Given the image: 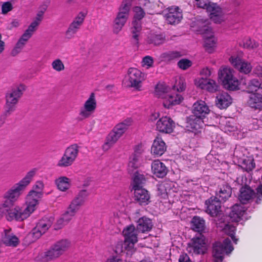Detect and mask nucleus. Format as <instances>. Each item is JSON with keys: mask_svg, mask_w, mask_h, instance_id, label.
<instances>
[{"mask_svg": "<svg viewBox=\"0 0 262 262\" xmlns=\"http://www.w3.org/2000/svg\"><path fill=\"white\" fill-rule=\"evenodd\" d=\"M46 11V8H43L38 11L34 20L30 24V25L37 29L38 26L41 21L43 16Z\"/></svg>", "mask_w": 262, "mask_h": 262, "instance_id": "bf43d9fd", "label": "nucleus"}, {"mask_svg": "<svg viewBox=\"0 0 262 262\" xmlns=\"http://www.w3.org/2000/svg\"><path fill=\"white\" fill-rule=\"evenodd\" d=\"M194 85L198 89L209 93H215L219 88L216 81L207 77H196L194 79Z\"/></svg>", "mask_w": 262, "mask_h": 262, "instance_id": "4468645a", "label": "nucleus"}, {"mask_svg": "<svg viewBox=\"0 0 262 262\" xmlns=\"http://www.w3.org/2000/svg\"><path fill=\"white\" fill-rule=\"evenodd\" d=\"M207 243L205 237L202 235L193 238L188 244L187 250L194 254H203L207 250Z\"/></svg>", "mask_w": 262, "mask_h": 262, "instance_id": "2eb2a0df", "label": "nucleus"}, {"mask_svg": "<svg viewBox=\"0 0 262 262\" xmlns=\"http://www.w3.org/2000/svg\"><path fill=\"white\" fill-rule=\"evenodd\" d=\"M128 17L124 15L119 13L117 14L114 20L113 31L114 33L117 34L122 30L126 23Z\"/></svg>", "mask_w": 262, "mask_h": 262, "instance_id": "c756f323", "label": "nucleus"}, {"mask_svg": "<svg viewBox=\"0 0 262 262\" xmlns=\"http://www.w3.org/2000/svg\"><path fill=\"white\" fill-rule=\"evenodd\" d=\"M79 152V148L76 144H73L68 147L64 153L74 162L75 161Z\"/></svg>", "mask_w": 262, "mask_h": 262, "instance_id": "79ce46f5", "label": "nucleus"}, {"mask_svg": "<svg viewBox=\"0 0 262 262\" xmlns=\"http://www.w3.org/2000/svg\"><path fill=\"white\" fill-rule=\"evenodd\" d=\"M165 41V38L162 35L155 34L151 33L147 38V42L155 46H159Z\"/></svg>", "mask_w": 262, "mask_h": 262, "instance_id": "a19ab883", "label": "nucleus"}, {"mask_svg": "<svg viewBox=\"0 0 262 262\" xmlns=\"http://www.w3.org/2000/svg\"><path fill=\"white\" fill-rule=\"evenodd\" d=\"M52 224V221L49 220L39 221L30 235L33 237V240L38 239L49 229Z\"/></svg>", "mask_w": 262, "mask_h": 262, "instance_id": "412c9836", "label": "nucleus"}, {"mask_svg": "<svg viewBox=\"0 0 262 262\" xmlns=\"http://www.w3.org/2000/svg\"><path fill=\"white\" fill-rule=\"evenodd\" d=\"M68 214H67L65 212L62 214L61 216L57 220L55 225V228L56 229H59L62 228L71 221L72 217L70 215L68 216Z\"/></svg>", "mask_w": 262, "mask_h": 262, "instance_id": "de8ad7c7", "label": "nucleus"}, {"mask_svg": "<svg viewBox=\"0 0 262 262\" xmlns=\"http://www.w3.org/2000/svg\"><path fill=\"white\" fill-rule=\"evenodd\" d=\"M139 155L134 153L129 158L128 163V169L130 171L138 167L139 164Z\"/></svg>", "mask_w": 262, "mask_h": 262, "instance_id": "09e8293b", "label": "nucleus"}, {"mask_svg": "<svg viewBox=\"0 0 262 262\" xmlns=\"http://www.w3.org/2000/svg\"><path fill=\"white\" fill-rule=\"evenodd\" d=\"M60 254L53 246L51 249L46 251L43 254V258L45 261L53 259L58 257Z\"/></svg>", "mask_w": 262, "mask_h": 262, "instance_id": "603ef678", "label": "nucleus"}, {"mask_svg": "<svg viewBox=\"0 0 262 262\" xmlns=\"http://www.w3.org/2000/svg\"><path fill=\"white\" fill-rule=\"evenodd\" d=\"M134 190L135 199L139 204L144 205L149 202L150 195L146 189L138 188Z\"/></svg>", "mask_w": 262, "mask_h": 262, "instance_id": "bb28decb", "label": "nucleus"}, {"mask_svg": "<svg viewBox=\"0 0 262 262\" xmlns=\"http://www.w3.org/2000/svg\"><path fill=\"white\" fill-rule=\"evenodd\" d=\"M219 227L222 228L223 230L236 243V239L234 237V233L235 231V226L233 225H231L229 223H217Z\"/></svg>", "mask_w": 262, "mask_h": 262, "instance_id": "c9c22d12", "label": "nucleus"}, {"mask_svg": "<svg viewBox=\"0 0 262 262\" xmlns=\"http://www.w3.org/2000/svg\"><path fill=\"white\" fill-rule=\"evenodd\" d=\"M144 180L145 178L143 174H140L138 172H136L133 178L132 183L133 189H135L138 188H142L141 185L143 183Z\"/></svg>", "mask_w": 262, "mask_h": 262, "instance_id": "864d4df0", "label": "nucleus"}, {"mask_svg": "<svg viewBox=\"0 0 262 262\" xmlns=\"http://www.w3.org/2000/svg\"><path fill=\"white\" fill-rule=\"evenodd\" d=\"M87 194L84 190L80 191L72 200L67 210L65 211L68 215L73 217L84 203Z\"/></svg>", "mask_w": 262, "mask_h": 262, "instance_id": "dca6fc26", "label": "nucleus"}, {"mask_svg": "<svg viewBox=\"0 0 262 262\" xmlns=\"http://www.w3.org/2000/svg\"><path fill=\"white\" fill-rule=\"evenodd\" d=\"M82 25V24L73 20L66 32V37L68 38L73 37Z\"/></svg>", "mask_w": 262, "mask_h": 262, "instance_id": "58836bf2", "label": "nucleus"}, {"mask_svg": "<svg viewBox=\"0 0 262 262\" xmlns=\"http://www.w3.org/2000/svg\"><path fill=\"white\" fill-rule=\"evenodd\" d=\"M74 162L64 153L61 158L58 161L57 165L59 167H68L71 166Z\"/></svg>", "mask_w": 262, "mask_h": 262, "instance_id": "3c124183", "label": "nucleus"}, {"mask_svg": "<svg viewBox=\"0 0 262 262\" xmlns=\"http://www.w3.org/2000/svg\"><path fill=\"white\" fill-rule=\"evenodd\" d=\"M152 226L151 220L146 217H142L138 222V231L143 233L150 231Z\"/></svg>", "mask_w": 262, "mask_h": 262, "instance_id": "473e14b6", "label": "nucleus"}, {"mask_svg": "<svg viewBox=\"0 0 262 262\" xmlns=\"http://www.w3.org/2000/svg\"><path fill=\"white\" fill-rule=\"evenodd\" d=\"M154 95L161 99L163 107L167 109L180 104L184 100L181 94L172 90L164 82H159L155 85Z\"/></svg>", "mask_w": 262, "mask_h": 262, "instance_id": "f257e3e1", "label": "nucleus"}, {"mask_svg": "<svg viewBox=\"0 0 262 262\" xmlns=\"http://www.w3.org/2000/svg\"><path fill=\"white\" fill-rule=\"evenodd\" d=\"M232 103L231 96L225 91H220L216 94L215 104L220 109H226Z\"/></svg>", "mask_w": 262, "mask_h": 262, "instance_id": "aec40b11", "label": "nucleus"}, {"mask_svg": "<svg viewBox=\"0 0 262 262\" xmlns=\"http://www.w3.org/2000/svg\"><path fill=\"white\" fill-rule=\"evenodd\" d=\"M125 238L124 246L118 243L116 248L117 253H121L126 250L127 254H130L134 251V244L137 242V230L134 226L129 225L125 228L123 231Z\"/></svg>", "mask_w": 262, "mask_h": 262, "instance_id": "0eeeda50", "label": "nucleus"}, {"mask_svg": "<svg viewBox=\"0 0 262 262\" xmlns=\"http://www.w3.org/2000/svg\"><path fill=\"white\" fill-rule=\"evenodd\" d=\"M44 185L41 181L37 182L33 187V189L29 192L26 198L31 200L30 202H33V204L38 207L42 195V191Z\"/></svg>", "mask_w": 262, "mask_h": 262, "instance_id": "f3484780", "label": "nucleus"}, {"mask_svg": "<svg viewBox=\"0 0 262 262\" xmlns=\"http://www.w3.org/2000/svg\"><path fill=\"white\" fill-rule=\"evenodd\" d=\"M209 112V108L205 101L198 100L195 102L192 107V115L188 118L187 122V130L194 134L200 132L203 125V119Z\"/></svg>", "mask_w": 262, "mask_h": 262, "instance_id": "f03ea898", "label": "nucleus"}, {"mask_svg": "<svg viewBox=\"0 0 262 262\" xmlns=\"http://www.w3.org/2000/svg\"><path fill=\"white\" fill-rule=\"evenodd\" d=\"M31 200L26 198V207L16 204H11L6 210V217L10 221L23 222L27 219L37 208Z\"/></svg>", "mask_w": 262, "mask_h": 262, "instance_id": "7ed1b4c3", "label": "nucleus"}, {"mask_svg": "<svg viewBox=\"0 0 262 262\" xmlns=\"http://www.w3.org/2000/svg\"><path fill=\"white\" fill-rule=\"evenodd\" d=\"M173 90L180 93L185 91L186 83L185 79L182 77H177L172 85Z\"/></svg>", "mask_w": 262, "mask_h": 262, "instance_id": "ea45409f", "label": "nucleus"}, {"mask_svg": "<svg viewBox=\"0 0 262 262\" xmlns=\"http://www.w3.org/2000/svg\"><path fill=\"white\" fill-rule=\"evenodd\" d=\"M191 228L193 230L200 232L204 230V221L198 216L194 217L191 222Z\"/></svg>", "mask_w": 262, "mask_h": 262, "instance_id": "37998d69", "label": "nucleus"}, {"mask_svg": "<svg viewBox=\"0 0 262 262\" xmlns=\"http://www.w3.org/2000/svg\"><path fill=\"white\" fill-rule=\"evenodd\" d=\"M144 80V74L136 68H129L126 75L124 78L122 83L125 87L133 88L140 90L142 82Z\"/></svg>", "mask_w": 262, "mask_h": 262, "instance_id": "9d476101", "label": "nucleus"}, {"mask_svg": "<svg viewBox=\"0 0 262 262\" xmlns=\"http://www.w3.org/2000/svg\"><path fill=\"white\" fill-rule=\"evenodd\" d=\"M2 242L8 246L16 247L19 241L18 238L12 232L10 228L5 229L1 233Z\"/></svg>", "mask_w": 262, "mask_h": 262, "instance_id": "4be33fe9", "label": "nucleus"}, {"mask_svg": "<svg viewBox=\"0 0 262 262\" xmlns=\"http://www.w3.org/2000/svg\"><path fill=\"white\" fill-rule=\"evenodd\" d=\"M245 211V207L241 205H235L232 208L229 217L232 222H237L243 215Z\"/></svg>", "mask_w": 262, "mask_h": 262, "instance_id": "7c9ffc66", "label": "nucleus"}, {"mask_svg": "<svg viewBox=\"0 0 262 262\" xmlns=\"http://www.w3.org/2000/svg\"><path fill=\"white\" fill-rule=\"evenodd\" d=\"M36 30V28L30 25L20 37L28 42Z\"/></svg>", "mask_w": 262, "mask_h": 262, "instance_id": "680f3d73", "label": "nucleus"}, {"mask_svg": "<svg viewBox=\"0 0 262 262\" xmlns=\"http://www.w3.org/2000/svg\"><path fill=\"white\" fill-rule=\"evenodd\" d=\"M253 195V191L249 187L246 186L241 189L238 197L239 201L244 204L251 199Z\"/></svg>", "mask_w": 262, "mask_h": 262, "instance_id": "2f4dec72", "label": "nucleus"}, {"mask_svg": "<svg viewBox=\"0 0 262 262\" xmlns=\"http://www.w3.org/2000/svg\"><path fill=\"white\" fill-rule=\"evenodd\" d=\"M34 174V171H29L21 181L5 193L4 197L6 201L4 204V206L8 207L18 200L23 192L31 182Z\"/></svg>", "mask_w": 262, "mask_h": 262, "instance_id": "39448f33", "label": "nucleus"}, {"mask_svg": "<svg viewBox=\"0 0 262 262\" xmlns=\"http://www.w3.org/2000/svg\"><path fill=\"white\" fill-rule=\"evenodd\" d=\"M71 246L70 241L67 239L61 240L56 243L54 246L60 255Z\"/></svg>", "mask_w": 262, "mask_h": 262, "instance_id": "49530a36", "label": "nucleus"}, {"mask_svg": "<svg viewBox=\"0 0 262 262\" xmlns=\"http://www.w3.org/2000/svg\"><path fill=\"white\" fill-rule=\"evenodd\" d=\"M238 163L243 169L246 170H251L254 167L253 158L252 156L240 159Z\"/></svg>", "mask_w": 262, "mask_h": 262, "instance_id": "4c0bfd02", "label": "nucleus"}, {"mask_svg": "<svg viewBox=\"0 0 262 262\" xmlns=\"http://www.w3.org/2000/svg\"><path fill=\"white\" fill-rule=\"evenodd\" d=\"M134 17L132 21L141 22L142 19L145 16V12L140 6H135L133 8Z\"/></svg>", "mask_w": 262, "mask_h": 262, "instance_id": "8fccbe9b", "label": "nucleus"}, {"mask_svg": "<svg viewBox=\"0 0 262 262\" xmlns=\"http://www.w3.org/2000/svg\"><path fill=\"white\" fill-rule=\"evenodd\" d=\"M239 45L245 48L254 49L257 48L259 44L256 40L246 37L239 42Z\"/></svg>", "mask_w": 262, "mask_h": 262, "instance_id": "c03bdc74", "label": "nucleus"}, {"mask_svg": "<svg viewBox=\"0 0 262 262\" xmlns=\"http://www.w3.org/2000/svg\"><path fill=\"white\" fill-rule=\"evenodd\" d=\"M27 43V41L24 40V39H23L21 37H20L12 52L13 55L15 56L18 54Z\"/></svg>", "mask_w": 262, "mask_h": 262, "instance_id": "052dcab7", "label": "nucleus"}, {"mask_svg": "<svg viewBox=\"0 0 262 262\" xmlns=\"http://www.w3.org/2000/svg\"><path fill=\"white\" fill-rule=\"evenodd\" d=\"M175 127L173 120L167 116L161 118L156 123V128L160 132L170 134L171 133Z\"/></svg>", "mask_w": 262, "mask_h": 262, "instance_id": "a211bd4d", "label": "nucleus"}, {"mask_svg": "<svg viewBox=\"0 0 262 262\" xmlns=\"http://www.w3.org/2000/svg\"><path fill=\"white\" fill-rule=\"evenodd\" d=\"M231 189L227 185L223 186L220 189L219 192L216 194V200L218 199L219 202L224 201L228 199L231 195Z\"/></svg>", "mask_w": 262, "mask_h": 262, "instance_id": "f704fd0d", "label": "nucleus"}, {"mask_svg": "<svg viewBox=\"0 0 262 262\" xmlns=\"http://www.w3.org/2000/svg\"><path fill=\"white\" fill-rule=\"evenodd\" d=\"M217 46V40L212 33L206 34L204 37L203 47L205 51L209 54L216 52Z\"/></svg>", "mask_w": 262, "mask_h": 262, "instance_id": "6ab92c4d", "label": "nucleus"}, {"mask_svg": "<svg viewBox=\"0 0 262 262\" xmlns=\"http://www.w3.org/2000/svg\"><path fill=\"white\" fill-rule=\"evenodd\" d=\"M247 92L249 94L257 93L258 94L262 93V85L259 81L255 79L250 80L247 87Z\"/></svg>", "mask_w": 262, "mask_h": 262, "instance_id": "72a5a7b5", "label": "nucleus"}, {"mask_svg": "<svg viewBox=\"0 0 262 262\" xmlns=\"http://www.w3.org/2000/svg\"><path fill=\"white\" fill-rule=\"evenodd\" d=\"M132 0H123L117 13L129 17Z\"/></svg>", "mask_w": 262, "mask_h": 262, "instance_id": "e433bc0d", "label": "nucleus"}, {"mask_svg": "<svg viewBox=\"0 0 262 262\" xmlns=\"http://www.w3.org/2000/svg\"><path fill=\"white\" fill-rule=\"evenodd\" d=\"M192 4L197 7L206 8L210 13V18L214 22L220 23L224 20V16L221 9L210 0H192Z\"/></svg>", "mask_w": 262, "mask_h": 262, "instance_id": "1a4fd4ad", "label": "nucleus"}, {"mask_svg": "<svg viewBox=\"0 0 262 262\" xmlns=\"http://www.w3.org/2000/svg\"><path fill=\"white\" fill-rule=\"evenodd\" d=\"M96 107L95 95L94 93H91L80 109L79 117L82 120L90 118L95 112Z\"/></svg>", "mask_w": 262, "mask_h": 262, "instance_id": "ddd939ff", "label": "nucleus"}, {"mask_svg": "<svg viewBox=\"0 0 262 262\" xmlns=\"http://www.w3.org/2000/svg\"><path fill=\"white\" fill-rule=\"evenodd\" d=\"M217 79L227 91H235L241 89V81L236 76L235 71L229 66L224 65L219 68Z\"/></svg>", "mask_w": 262, "mask_h": 262, "instance_id": "20e7f679", "label": "nucleus"}, {"mask_svg": "<svg viewBox=\"0 0 262 262\" xmlns=\"http://www.w3.org/2000/svg\"><path fill=\"white\" fill-rule=\"evenodd\" d=\"M182 18V12L176 7L168 9L166 14V20L169 24H176L179 23Z\"/></svg>", "mask_w": 262, "mask_h": 262, "instance_id": "a878e982", "label": "nucleus"}, {"mask_svg": "<svg viewBox=\"0 0 262 262\" xmlns=\"http://www.w3.org/2000/svg\"><path fill=\"white\" fill-rule=\"evenodd\" d=\"M55 184L60 191L67 192L71 186V180L66 176H59L55 180Z\"/></svg>", "mask_w": 262, "mask_h": 262, "instance_id": "c85d7f7f", "label": "nucleus"}, {"mask_svg": "<svg viewBox=\"0 0 262 262\" xmlns=\"http://www.w3.org/2000/svg\"><path fill=\"white\" fill-rule=\"evenodd\" d=\"M237 129V127L235 125L234 123L230 121L226 123L224 128L225 131L228 133L234 132Z\"/></svg>", "mask_w": 262, "mask_h": 262, "instance_id": "774afa93", "label": "nucleus"}, {"mask_svg": "<svg viewBox=\"0 0 262 262\" xmlns=\"http://www.w3.org/2000/svg\"><path fill=\"white\" fill-rule=\"evenodd\" d=\"M133 122L131 118H127L118 123L106 137L102 145L103 149L104 151L110 149L123 136L128 127L132 125Z\"/></svg>", "mask_w": 262, "mask_h": 262, "instance_id": "423d86ee", "label": "nucleus"}, {"mask_svg": "<svg viewBox=\"0 0 262 262\" xmlns=\"http://www.w3.org/2000/svg\"><path fill=\"white\" fill-rule=\"evenodd\" d=\"M151 172L158 178H163L167 173V169L165 164L159 160L154 161L151 165Z\"/></svg>", "mask_w": 262, "mask_h": 262, "instance_id": "393cba45", "label": "nucleus"}, {"mask_svg": "<svg viewBox=\"0 0 262 262\" xmlns=\"http://www.w3.org/2000/svg\"><path fill=\"white\" fill-rule=\"evenodd\" d=\"M25 89L26 86L24 84H19L7 93L5 106L6 115H9L15 110L18 101Z\"/></svg>", "mask_w": 262, "mask_h": 262, "instance_id": "6e6552de", "label": "nucleus"}, {"mask_svg": "<svg viewBox=\"0 0 262 262\" xmlns=\"http://www.w3.org/2000/svg\"><path fill=\"white\" fill-rule=\"evenodd\" d=\"M154 59L152 57L146 56L143 58L141 61V66L145 69L152 68L154 65Z\"/></svg>", "mask_w": 262, "mask_h": 262, "instance_id": "0e129e2a", "label": "nucleus"}, {"mask_svg": "<svg viewBox=\"0 0 262 262\" xmlns=\"http://www.w3.org/2000/svg\"><path fill=\"white\" fill-rule=\"evenodd\" d=\"M142 29L141 22L132 21L131 27V33L133 38L138 40Z\"/></svg>", "mask_w": 262, "mask_h": 262, "instance_id": "a18cd8bd", "label": "nucleus"}, {"mask_svg": "<svg viewBox=\"0 0 262 262\" xmlns=\"http://www.w3.org/2000/svg\"><path fill=\"white\" fill-rule=\"evenodd\" d=\"M167 146L165 142L160 137H157L152 144L150 152L155 157L161 156L166 151Z\"/></svg>", "mask_w": 262, "mask_h": 262, "instance_id": "5701e85b", "label": "nucleus"}, {"mask_svg": "<svg viewBox=\"0 0 262 262\" xmlns=\"http://www.w3.org/2000/svg\"><path fill=\"white\" fill-rule=\"evenodd\" d=\"M206 212L212 216H217L220 214L221 203L216 198H211L206 202Z\"/></svg>", "mask_w": 262, "mask_h": 262, "instance_id": "b1692460", "label": "nucleus"}, {"mask_svg": "<svg viewBox=\"0 0 262 262\" xmlns=\"http://www.w3.org/2000/svg\"><path fill=\"white\" fill-rule=\"evenodd\" d=\"M86 14L87 13L85 11H81L79 12L76 15L74 19V20L83 24L84 19L86 17Z\"/></svg>", "mask_w": 262, "mask_h": 262, "instance_id": "338daca9", "label": "nucleus"}, {"mask_svg": "<svg viewBox=\"0 0 262 262\" xmlns=\"http://www.w3.org/2000/svg\"><path fill=\"white\" fill-rule=\"evenodd\" d=\"M13 9V4L11 2H5L1 5V13L3 15L7 14Z\"/></svg>", "mask_w": 262, "mask_h": 262, "instance_id": "69168bd1", "label": "nucleus"}, {"mask_svg": "<svg viewBox=\"0 0 262 262\" xmlns=\"http://www.w3.org/2000/svg\"><path fill=\"white\" fill-rule=\"evenodd\" d=\"M36 30V28L30 25L20 37L28 42Z\"/></svg>", "mask_w": 262, "mask_h": 262, "instance_id": "e2e57ef3", "label": "nucleus"}, {"mask_svg": "<svg viewBox=\"0 0 262 262\" xmlns=\"http://www.w3.org/2000/svg\"><path fill=\"white\" fill-rule=\"evenodd\" d=\"M181 56V54L178 51H168L163 53L161 58L165 60H170Z\"/></svg>", "mask_w": 262, "mask_h": 262, "instance_id": "13d9d810", "label": "nucleus"}, {"mask_svg": "<svg viewBox=\"0 0 262 262\" xmlns=\"http://www.w3.org/2000/svg\"><path fill=\"white\" fill-rule=\"evenodd\" d=\"M247 104L252 108L258 110H262V93L258 94L257 93L250 94Z\"/></svg>", "mask_w": 262, "mask_h": 262, "instance_id": "cd10ccee", "label": "nucleus"}, {"mask_svg": "<svg viewBox=\"0 0 262 262\" xmlns=\"http://www.w3.org/2000/svg\"><path fill=\"white\" fill-rule=\"evenodd\" d=\"M172 186L173 184L172 183H165L159 185L158 190L164 197L165 195L170 194Z\"/></svg>", "mask_w": 262, "mask_h": 262, "instance_id": "5fc2aeb1", "label": "nucleus"}, {"mask_svg": "<svg viewBox=\"0 0 262 262\" xmlns=\"http://www.w3.org/2000/svg\"><path fill=\"white\" fill-rule=\"evenodd\" d=\"M51 67L57 72H62L65 69V66L63 61L59 58L55 59L52 62Z\"/></svg>", "mask_w": 262, "mask_h": 262, "instance_id": "4d7b16f0", "label": "nucleus"}, {"mask_svg": "<svg viewBox=\"0 0 262 262\" xmlns=\"http://www.w3.org/2000/svg\"><path fill=\"white\" fill-rule=\"evenodd\" d=\"M233 249L228 238L216 242L212 252L214 262H222L225 254L231 252Z\"/></svg>", "mask_w": 262, "mask_h": 262, "instance_id": "9b49d317", "label": "nucleus"}, {"mask_svg": "<svg viewBox=\"0 0 262 262\" xmlns=\"http://www.w3.org/2000/svg\"><path fill=\"white\" fill-rule=\"evenodd\" d=\"M242 52L232 55L229 58L230 63L239 72L244 74L249 73L252 70L251 63L242 58Z\"/></svg>", "mask_w": 262, "mask_h": 262, "instance_id": "f8f14e48", "label": "nucleus"}, {"mask_svg": "<svg viewBox=\"0 0 262 262\" xmlns=\"http://www.w3.org/2000/svg\"><path fill=\"white\" fill-rule=\"evenodd\" d=\"M192 66V61L187 58H182L177 62L178 67L182 70H187Z\"/></svg>", "mask_w": 262, "mask_h": 262, "instance_id": "6e6d98bb", "label": "nucleus"}]
</instances>
